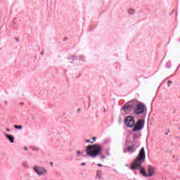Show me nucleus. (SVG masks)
Returning <instances> with one entry per match:
<instances>
[{
    "label": "nucleus",
    "mask_w": 180,
    "mask_h": 180,
    "mask_svg": "<svg viewBox=\"0 0 180 180\" xmlns=\"http://www.w3.org/2000/svg\"><path fill=\"white\" fill-rule=\"evenodd\" d=\"M144 161H146V150L144 148H141L138 156L131 165L130 169H140V174H141L143 176H148L147 173H146V169H144V167H141V164H143Z\"/></svg>",
    "instance_id": "nucleus-1"
},
{
    "label": "nucleus",
    "mask_w": 180,
    "mask_h": 180,
    "mask_svg": "<svg viewBox=\"0 0 180 180\" xmlns=\"http://www.w3.org/2000/svg\"><path fill=\"white\" fill-rule=\"evenodd\" d=\"M102 151V146L96 143L94 145H89L86 148V154L91 158L98 157Z\"/></svg>",
    "instance_id": "nucleus-2"
},
{
    "label": "nucleus",
    "mask_w": 180,
    "mask_h": 180,
    "mask_svg": "<svg viewBox=\"0 0 180 180\" xmlns=\"http://www.w3.org/2000/svg\"><path fill=\"white\" fill-rule=\"evenodd\" d=\"M124 123L127 127H133V126L136 124V120H134V117L128 116L124 120Z\"/></svg>",
    "instance_id": "nucleus-3"
},
{
    "label": "nucleus",
    "mask_w": 180,
    "mask_h": 180,
    "mask_svg": "<svg viewBox=\"0 0 180 180\" xmlns=\"http://www.w3.org/2000/svg\"><path fill=\"white\" fill-rule=\"evenodd\" d=\"M144 110H146V105L144 104H138L136 105L134 112L135 115H141L144 113Z\"/></svg>",
    "instance_id": "nucleus-4"
},
{
    "label": "nucleus",
    "mask_w": 180,
    "mask_h": 180,
    "mask_svg": "<svg viewBox=\"0 0 180 180\" xmlns=\"http://www.w3.org/2000/svg\"><path fill=\"white\" fill-rule=\"evenodd\" d=\"M144 127V120H139L137 121L136 124L133 128V131H139V130H141Z\"/></svg>",
    "instance_id": "nucleus-5"
},
{
    "label": "nucleus",
    "mask_w": 180,
    "mask_h": 180,
    "mask_svg": "<svg viewBox=\"0 0 180 180\" xmlns=\"http://www.w3.org/2000/svg\"><path fill=\"white\" fill-rule=\"evenodd\" d=\"M34 169L38 175H45V174H47V170L43 167H34Z\"/></svg>",
    "instance_id": "nucleus-6"
},
{
    "label": "nucleus",
    "mask_w": 180,
    "mask_h": 180,
    "mask_svg": "<svg viewBox=\"0 0 180 180\" xmlns=\"http://www.w3.org/2000/svg\"><path fill=\"white\" fill-rule=\"evenodd\" d=\"M155 167H153L152 165H149L148 167V176H153L155 174Z\"/></svg>",
    "instance_id": "nucleus-7"
},
{
    "label": "nucleus",
    "mask_w": 180,
    "mask_h": 180,
    "mask_svg": "<svg viewBox=\"0 0 180 180\" xmlns=\"http://www.w3.org/2000/svg\"><path fill=\"white\" fill-rule=\"evenodd\" d=\"M4 136L8 139V140H9L10 143H15V137H13V136L6 133L4 134Z\"/></svg>",
    "instance_id": "nucleus-8"
},
{
    "label": "nucleus",
    "mask_w": 180,
    "mask_h": 180,
    "mask_svg": "<svg viewBox=\"0 0 180 180\" xmlns=\"http://www.w3.org/2000/svg\"><path fill=\"white\" fill-rule=\"evenodd\" d=\"M127 150L129 153H134V145H132L131 146H128Z\"/></svg>",
    "instance_id": "nucleus-9"
},
{
    "label": "nucleus",
    "mask_w": 180,
    "mask_h": 180,
    "mask_svg": "<svg viewBox=\"0 0 180 180\" xmlns=\"http://www.w3.org/2000/svg\"><path fill=\"white\" fill-rule=\"evenodd\" d=\"M130 105H124L122 109L124 112H129V110H130Z\"/></svg>",
    "instance_id": "nucleus-10"
},
{
    "label": "nucleus",
    "mask_w": 180,
    "mask_h": 180,
    "mask_svg": "<svg viewBox=\"0 0 180 180\" xmlns=\"http://www.w3.org/2000/svg\"><path fill=\"white\" fill-rule=\"evenodd\" d=\"M15 129H18L19 130H21V129H23V127L22 125H14Z\"/></svg>",
    "instance_id": "nucleus-11"
},
{
    "label": "nucleus",
    "mask_w": 180,
    "mask_h": 180,
    "mask_svg": "<svg viewBox=\"0 0 180 180\" xmlns=\"http://www.w3.org/2000/svg\"><path fill=\"white\" fill-rule=\"evenodd\" d=\"M96 176H98V178H101V176H102V172H101V170H98L97 172V175Z\"/></svg>",
    "instance_id": "nucleus-12"
},
{
    "label": "nucleus",
    "mask_w": 180,
    "mask_h": 180,
    "mask_svg": "<svg viewBox=\"0 0 180 180\" xmlns=\"http://www.w3.org/2000/svg\"><path fill=\"white\" fill-rule=\"evenodd\" d=\"M69 60H72L73 61H75V60H77V57L75 56H72Z\"/></svg>",
    "instance_id": "nucleus-13"
},
{
    "label": "nucleus",
    "mask_w": 180,
    "mask_h": 180,
    "mask_svg": "<svg viewBox=\"0 0 180 180\" xmlns=\"http://www.w3.org/2000/svg\"><path fill=\"white\" fill-rule=\"evenodd\" d=\"M129 15H133V13H134V10L130 9V10L129 11Z\"/></svg>",
    "instance_id": "nucleus-14"
},
{
    "label": "nucleus",
    "mask_w": 180,
    "mask_h": 180,
    "mask_svg": "<svg viewBox=\"0 0 180 180\" xmlns=\"http://www.w3.org/2000/svg\"><path fill=\"white\" fill-rule=\"evenodd\" d=\"M6 131H11V129L9 128H6Z\"/></svg>",
    "instance_id": "nucleus-15"
},
{
    "label": "nucleus",
    "mask_w": 180,
    "mask_h": 180,
    "mask_svg": "<svg viewBox=\"0 0 180 180\" xmlns=\"http://www.w3.org/2000/svg\"><path fill=\"white\" fill-rule=\"evenodd\" d=\"M169 84H172V81L168 82V86H169Z\"/></svg>",
    "instance_id": "nucleus-16"
},
{
    "label": "nucleus",
    "mask_w": 180,
    "mask_h": 180,
    "mask_svg": "<svg viewBox=\"0 0 180 180\" xmlns=\"http://www.w3.org/2000/svg\"><path fill=\"white\" fill-rule=\"evenodd\" d=\"M86 143H91V140L87 139V140L86 141Z\"/></svg>",
    "instance_id": "nucleus-17"
},
{
    "label": "nucleus",
    "mask_w": 180,
    "mask_h": 180,
    "mask_svg": "<svg viewBox=\"0 0 180 180\" xmlns=\"http://www.w3.org/2000/svg\"><path fill=\"white\" fill-rule=\"evenodd\" d=\"M98 167H103V165H102V164L98 163Z\"/></svg>",
    "instance_id": "nucleus-18"
},
{
    "label": "nucleus",
    "mask_w": 180,
    "mask_h": 180,
    "mask_svg": "<svg viewBox=\"0 0 180 180\" xmlns=\"http://www.w3.org/2000/svg\"><path fill=\"white\" fill-rule=\"evenodd\" d=\"M24 150H25V151H27V147H25V148H24Z\"/></svg>",
    "instance_id": "nucleus-19"
},
{
    "label": "nucleus",
    "mask_w": 180,
    "mask_h": 180,
    "mask_svg": "<svg viewBox=\"0 0 180 180\" xmlns=\"http://www.w3.org/2000/svg\"><path fill=\"white\" fill-rule=\"evenodd\" d=\"M4 104L6 105H8V101H4Z\"/></svg>",
    "instance_id": "nucleus-20"
},
{
    "label": "nucleus",
    "mask_w": 180,
    "mask_h": 180,
    "mask_svg": "<svg viewBox=\"0 0 180 180\" xmlns=\"http://www.w3.org/2000/svg\"><path fill=\"white\" fill-rule=\"evenodd\" d=\"M77 154H81V151L77 150Z\"/></svg>",
    "instance_id": "nucleus-21"
},
{
    "label": "nucleus",
    "mask_w": 180,
    "mask_h": 180,
    "mask_svg": "<svg viewBox=\"0 0 180 180\" xmlns=\"http://www.w3.org/2000/svg\"><path fill=\"white\" fill-rule=\"evenodd\" d=\"M81 165L84 166V165H86V163H82Z\"/></svg>",
    "instance_id": "nucleus-22"
},
{
    "label": "nucleus",
    "mask_w": 180,
    "mask_h": 180,
    "mask_svg": "<svg viewBox=\"0 0 180 180\" xmlns=\"http://www.w3.org/2000/svg\"><path fill=\"white\" fill-rule=\"evenodd\" d=\"M93 140H94V141H95V140H96V137H93Z\"/></svg>",
    "instance_id": "nucleus-23"
},
{
    "label": "nucleus",
    "mask_w": 180,
    "mask_h": 180,
    "mask_svg": "<svg viewBox=\"0 0 180 180\" xmlns=\"http://www.w3.org/2000/svg\"><path fill=\"white\" fill-rule=\"evenodd\" d=\"M51 167H53V162H51Z\"/></svg>",
    "instance_id": "nucleus-24"
},
{
    "label": "nucleus",
    "mask_w": 180,
    "mask_h": 180,
    "mask_svg": "<svg viewBox=\"0 0 180 180\" xmlns=\"http://www.w3.org/2000/svg\"><path fill=\"white\" fill-rule=\"evenodd\" d=\"M101 158H105V156L104 155L101 156Z\"/></svg>",
    "instance_id": "nucleus-25"
},
{
    "label": "nucleus",
    "mask_w": 180,
    "mask_h": 180,
    "mask_svg": "<svg viewBox=\"0 0 180 180\" xmlns=\"http://www.w3.org/2000/svg\"><path fill=\"white\" fill-rule=\"evenodd\" d=\"M69 63H70V64H72V62H71V61H69Z\"/></svg>",
    "instance_id": "nucleus-26"
},
{
    "label": "nucleus",
    "mask_w": 180,
    "mask_h": 180,
    "mask_svg": "<svg viewBox=\"0 0 180 180\" xmlns=\"http://www.w3.org/2000/svg\"><path fill=\"white\" fill-rule=\"evenodd\" d=\"M165 134H168V132H166Z\"/></svg>",
    "instance_id": "nucleus-27"
},
{
    "label": "nucleus",
    "mask_w": 180,
    "mask_h": 180,
    "mask_svg": "<svg viewBox=\"0 0 180 180\" xmlns=\"http://www.w3.org/2000/svg\"><path fill=\"white\" fill-rule=\"evenodd\" d=\"M94 143V141H91V144Z\"/></svg>",
    "instance_id": "nucleus-28"
},
{
    "label": "nucleus",
    "mask_w": 180,
    "mask_h": 180,
    "mask_svg": "<svg viewBox=\"0 0 180 180\" xmlns=\"http://www.w3.org/2000/svg\"><path fill=\"white\" fill-rule=\"evenodd\" d=\"M179 130H180V127H179Z\"/></svg>",
    "instance_id": "nucleus-29"
}]
</instances>
